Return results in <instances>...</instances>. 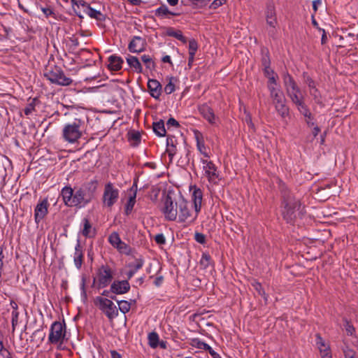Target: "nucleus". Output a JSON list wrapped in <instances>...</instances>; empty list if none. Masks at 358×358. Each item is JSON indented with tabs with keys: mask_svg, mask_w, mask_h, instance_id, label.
Instances as JSON below:
<instances>
[{
	"mask_svg": "<svg viewBox=\"0 0 358 358\" xmlns=\"http://www.w3.org/2000/svg\"><path fill=\"white\" fill-rule=\"evenodd\" d=\"M302 76L310 90L316 87L314 80L308 75V72H303Z\"/></svg>",
	"mask_w": 358,
	"mask_h": 358,
	"instance_id": "obj_54",
	"label": "nucleus"
},
{
	"mask_svg": "<svg viewBox=\"0 0 358 358\" xmlns=\"http://www.w3.org/2000/svg\"><path fill=\"white\" fill-rule=\"evenodd\" d=\"M80 289L83 302L86 303L87 301V294L86 291V276L84 274L82 275Z\"/></svg>",
	"mask_w": 358,
	"mask_h": 358,
	"instance_id": "obj_52",
	"label": "nucleus"
},
{
	"mask_svg": "<svg viewBox=\"0 0 358 358\" xmlns=\"http://www.w3.org/2000/svg\"><path fill=\"white\" fill-rule=\"evenodd\" d=\"M285 102L286 99L281 100L280 103H275V110L282 118L289 116V108L285 104Z\"/></svg>",
	"mask_w": 358,
	"mask_h": 358,
	"instance_id": "obj_34",
	"label": "nucleus"
},
{
	"mask_svg": "<svg viewBox=\"0 0 358 358\" xmlns=\"http://www.w3.org/2000/svg\"><path fill=\"white\" fill-rule=\"evenodd\" d=\"M343 327L348 335L352 336L355 332V329L352 324L351 322L345 317L343 318Z\"/></svg>",
	"mask_w": 358,
	"mask_h": 358,
	"instance_id": "obj_50",
	"label": "nucleus"
},
{
	"mask_svg": "<svg viewBox=\"0 0 358 358\" xmlns=\"http://www.w3.org/2000/svg\"><path fill=\"white\" fill-rule=\"evenodd\" d=\"M173 193V190L164 189L162 192V201L164 204L162 208V212L164 213L165 219L169 221H175L178 215V202H175L172 199L171 194Z\"/></svg>",
	"mask_w": 358,
	"mask_h": 358,
	"instance_id": "obj_6",
	"label": "nucleus"
},
{
	"mask_svg": "<svg viewBox=\"0 0 358 358\" xmlns=\"http://www.w3.org/2000/svg\"><path fill=\"white\" fill-rule=\"evenodd\" d=\"M152 130L159 137L167 136L166 129L164 126V121L160 119L159 121L152 122Z\"/></svg>",
	"mask_w": 358,
	"mask_h": 358,
	"instance_id": "obj_25",
	"label": "nucleus"
},
{
	"mask_svg": "<svg viewBox=\"0 0 358 358\" xmlns=\"http://www.w3.org/2000/svg\"><path fill=\"white\" fill-rule=\"evenodd\" d=\"M192 5L195 6L197 8H203L205 7L209 2L210 0H189Z\"/></svg>",
	"mask_w": 358,
	"mask_h": 358,
	"instance_id": "obj_63",
	"label": "nucleus"
},
{
	"mask_svg": "<svg viewBox=\"0 0 358 358\" xmlns=\"http://www.w3.org/2000/svg\"><path fill=\"white\" fill-rule=\"evenodd\" d=\"M141 61L145 64L147 69H150L151 70H155L156 64L155 62L152 60V59L149 56L144 55L141 57Z\"/></svg>",
	"mask_w": 358,
	"mask_h": 358,
	"instance_id": "obj_49",
	"label": "nucleus"
},
{
	"mask_svg": "<svg viewBox=\"0 0 358 358\" xmlns=\"http://www.w3.org/2000/svg\"><path fill=\"white\" fill-rule=\"evenodd\" d=\"M85 13L93 19L96 20L99 22H103L106 19V15L103 14L101 11L97 10L94 8H89V10H85Z\"/></svg>",
	"mask_w": 358,
	"mask_h": 358,
	"instance_id": "obj_35",
	"label": "nucleus"
},
{
	"mask_svg": "<svg viewBox=\"0 0 358 358\" xmlns=\"http://www.w3.org/2000/svg\"><path fill=\"white\" fill-rule=\"evenodd\" d=\"M153 239L155 240V243L159 245H162L166 243V238L162 233L156 234L153 237Z\"/></svg>",
	"mask_w": 358,
	"mask_h": 358,
	"instance_id": "obj_61",
	"label": "nucleus"
},
{
	"mask_svg": "<svg viewBox=\"0 0 358 358\" xmlns=\"http://www.w3.org/2000/svg\"><path fill=\"white\" fill-rule=\"evenodd\" d=\"M315 338H316V344L320 349V347L322 348H326V347L328 345H326L324 341L323 340L321 334L320 333H317L315 334Z\"/></svg>",
	"mask_w": 358,
	"mask_h": 358,
	"instance_id": "obj_62",
	"label": "nucleus"
},
{
	"mask_svg": "<svg viewBox=\"0 0 358 358\" xmlns=\"http://www.w3.org/2000/svg\"><path fill=\"white\" fill-rule=\"evenodd\" d=\"M148 90L150 95L156 100H160L163 89L162 84L156 79L149 78L148 81Z\"/></svg>",
	"mask_w": 358,
	"mask_h": 358,
	"instance_id": "obj_14",
	"label": "nucleus"
},
{
	"mask_svg": "<svg viewBox=\"0 0 358 358\" xmlns=\"http://www.w3.org/2000/svg\"><path fill=\"white\" fill-rule=\"evenodd\" d=\"M115 271L108 264H102L96 271V277H93L91 287L97 289L104 288L112 283Z\"/></svg>",
	"mask_w": 358,
	"mask_h": 358,
	"instance_id": "obj_4",
	"label": "nucleus"
},
{
	"mask_svg": "<svg viewBox=\"0 0 358 358\" xmlns=\"http://www.w3.org/2000/svg\"><path fill=\"white\" fill-rule=\"evenodd\" d=\"M180 194V200L178 202V208H179V216H178V222H185L187 219L191 216L190 210H189L187 205V201L184 199L181 193Z\"/></svg>",
	"mask_w": 358,
	"mask_h": 358,
	"instance_id": "obj_16",
	"label": "nucleus"
},
{
	"mask_svg": "<svg viewBox=\"0 0 358 358\" xmlns=\"http://www.w3.org/2000/svg\"><path fill=\"white\" fill-rule=\"evenodd\" d=\"M87 116L82 115L76 117L73 122L66 124L63 129V137L69 143H75L82 136V129L85 125V119Z\"/></svg>",
	"mask_w": 358,
	"mask_h": 358,
	"instance_id": "obj_3",
	"label": "nucleus"
},
{
	"mask_svg": "<svg viewBox=\"0 0 358 358\" xmlns=\"http://www.w3.org/2000/svg\"><path fill=\"white\" fill-rule=\"evenodd\" d=\"M126 59L130 68L134 69L137 73H141L143 72V66L137 57L129 55Z\"/></svg>",
	"mask_w": 358,
	"mask_h": 358,
	"instance_id": "obj_31",
	"label": "nucleus"
},
{
	"mask_svg": "<svg viewBox=\"0 0 358 358\" xmlns=\"http://www.w3.org/2000/svg\"><path fill=\"white\" fill-rule=\"evenodd\" d=\"M169 83L166 85L164 87V92L166 94H171L176 90V85L173 80L178 81V78L176 77L171 76L170 78H169Z\"/></svg>",
	"mask_w": 358,
	"mask_h": 358,
	"instance_id": "obj_47",
	"label": "nucleus"
},
{
	"mask_svg": "<svg viewBox=\"0 0 358 358\" xmlns=\"http://www.w3.org/2000/svg\"><path fill=\"white\" fill-rule=\"evenodd\" d=\"M119 198V190L111 182L105 185L103 194V204L108 208H111Z\"/></svg>",
	"mask_w": 358,
	"mask_h": 358,
	"instance_id": "obj_9",
	"label": "nucleus"
},
{
	"mask_svg": "<svg viewBox=\"0 0 358 358\" xmlns=\"http://www.w3.org/2000/svg\"><path fill=\"white\" fill-rule=\"evenodd\" d=\"M251 285L256 290V292L258 293V294L263 296L265 301V303L266 304L268 301V294H266L262 284L259 282L257 280H254Z\"/></svg>",
	"mask_w": 358,
	"mask_h": 358,
	"instance_id": "obj_39",
	"label": "nucleus"
},
{
	"mask_svg": "<svg viewBox=\"0 0 358 358\" xmlns=\"http://www.w3.org/2000/svg\"><path fill=\"white\" fill-rule=\"evenodd\" d=\"M199 263L204 269L207 268L209 266H214L215 265L213 260L208 252H203Z\"/></svg>",
	"mask_w": 358,
	"mask_h": 358,
	"instance_id": "obj_38",
	"label": "nucleus"
},
{
	"mask_svg": "<svg viewBox=\"0 0 358 358\" xmlns=\"http://www.w3.org/2000/svg\"><path fill=\"white\" fill-rule=\"evenodd\" d=\"M167 129H170L171 127L179 128L180 123L173 117H170L166 122Z\"/></svg>",
	"mask_w": 358,
	"mask_h": 358,
	"instance_id": "obj_60",
	"label": "nucleus"
},
{
	"mask_svg": "<svg viewBox=\"0 0 358 358\" xmlns=\"http://www.w3.org/2000/svg\"><path fill=\"white\" fill-rule=\"evenodd\" d=\"M124 60L120 56L112 55L108 58L107 69L110 71H119L122 69Z\"/></svg>",
	"mask_w": 358,
	"mask_h": 358,
	"instance_id": "obj_17",
	"label": "nucleus"
},
{
	"mask_svg": "<svg viewBox=\"0 0 358 358\" xmlns=\"http://www.w3.org/2000/svg\"><path fill=\"white\" fill-rule=\"evenodd\" d=\"M98 180H92L90 182H85L78 187L83 195L90 201H92L95 198L96 192L98 187Z\"/></svg>",
	"mask_w": 358,
	"mask_h": 358,
	"instance_id": "obj_11",
	"label": "nucleus"
},
{
	"mask_svg": "<svg viewBox=\"0 0 358 358\" xmlns=\"http://www.w3.org/2000/svg\"><path fill=\"white\" fill-rule=\"evenodd\" d=\"M320 351L322 358H332L329 345H327L326 348H322L320 347Z\"/></svg>",
	"mask_w": 358,
	"mask_h": 358,
	"instance_id": "obj_59",
	"label": "nucleus"
},
{
	"mask_svg": "<svg viewBox=\"0 0 358 358\" xmlns=\"http://www.w3.org/2000/svg\"><path fill=\"white\" fill-rule=\"evenodd\" d=\"M189 345H192V347L196 348L198 349H201L205 351H207V350H208V348H210V345L208 344L201 341L198 338L191 339Z\"/></svg>",
	"mask_w": 358,
	"mask_h": 358,
	"instance_id": "obj_43",
	"label": "nucleus"
},
{
	"mask_svg": "<svg viewBox=\"0 0 358 358\" xmlns=\"http://www.w3.org/2000/svg\"><path fill=\"white\" fill-rule=\"evenodd\" d=\"M83 228L81 231L83 236L85 238H94L96 235V229H94L93 233H91L92 228V224L87 217H84L83 220Z\"/></svg>",
	"mask_w": 358,
	"mask_h": 358,
	"instance_id": "obj_28",
	"label": "nucleus"
},
{
	"mask_svg": "<svg viewBox=\"0 0 358 358\" xmlns=\"http://www.w3.org/2000/svg\"><path fill=\"white\" fill-rule=\"evenodd\" d=\"M282 78L284 84L287 87V90L289 89V87H291L292 91H294L296 92H301V90L299 87L297 86L293 77L288 73L287 71L285 73H284Z\"/></svg>",
	"mask_w": 358,
	"mask_h": 358,
	"instance_id": "obj_27",
	"label": "nucleus"
},
{
	"mask_svg": "<svg viewBox=\"0 0 358 358\" xmlns=\"http://www.w3.org/2000/svg\"><path fill=\"white\" fill-rule=\"evenodd\" d=\"M310 94L313 96L314 101L317 105L320 106L321 107L324 106V104L322 100L321 94L317 87L310 90Z\"/></svg>",
	"mask_w": 358,
	"mask_h": 358,
	"instance_id": "obj_48",
	"label": "nucleus"
},
{
	"mask_svg": "<svg viewBox=\"0 0 358 358\" xmlns=\"http://www.w3.org/2000/svg\"><path fill=\"white\" fill-rule=\"evenodd\" d=\"M143 259H136L135 263H129L128 266L131 268V269L127 273V279L130 280L134 275L137 272L138 270L141 269L143 265Z\"/></svg>",
	"mask_w": 358,
	"mask_h": 358,
	"instance_id": "obj_29",
	"label": "nucleus"
},
{
	"mask_svg": "<svg viewBox=\"0 0 358 358\" xmlns=\"http://www.w3.org/2000/svg\"><path fill=\"white\" fill-rule=\"evenodd\" d=\"M66 334V326L63 319L62 322L59 321L54 322L50 329V334L48 336V342L50 344H59L64 343Z\"/></svg>",
	"mask_w": 358,
	"mask_h": 358,
	"instance_id": "obj_7",
	"label": "nucleus"
},
{
	"mask_svg": "<svg viewBox=\"0 0 358 358\" xmlns=\"http://www.w3.org/2000/svg\"><path fill=\"white\" fill-rule=\"evenodd\" d=\"M147 41L145 38L134 36L128 45V50L132 53H140L146 50Z\"/></svg>",
	"mask_w": 358,
	"mask_h": 358,
	"instance_id": "obj_13",
	"label": "nucleus"
},
{
	"mask_svg": "<svg viewBox=\"0 0 358 358\" xmlns=\"http://www.w3.org/2000/svg\"><path fill=\"white\" fill-rule=\"evenodd\" d=\"M43 76L52 84L61 86H69L73 83L71 78L66 77L61 67L54 65L46 66Z\"/></svg>",
	"mask_w": 358,
	"mask_h": 358,
	"instance_id": "obj_5",
	"label": "nucleus"
},
{
	"mask_svg": "<svg viewBox=\"0 0 358 358\" xmlns=\"http://www.w3.org/2000/svg\"><path fill=\"white\" fill-rule=\"evenodd\" d=\"M345 358H353L356 355V352L352 349H350L348 346H346L343 349Z\"/></svg>",
	"mask_w": 358,
	"mask_h": 358,
	"instance_id": "obj_64",
	"label": "nucleus"
},
{
	"mask_svg": "<svg viewBox=\"0 0 358 358\" xmlns=\"http://www.w3.org/2000/svg\"><path fill=\"white\" fill-rule=\"evenodd\" d=\"M115 301L118 304L119 310L122 313L126 314L127 313H128L130 310L131 308H130L129 303H128L127 301H125V300L118 301L117 299V301Z\"/></svg>",
	"mask_w": 358,
	"mask_h": 358,
	"instance_id": "obj_51",
	"label": "nucleus"
},
{
	"mask_svg": "<svg viewBox=\"0 0 358 358\" xmlns=\"http://www.w3.org/2000/svg\"><path fill=\"white\" fill-rule=\"evenodd\" d=\"M198 110L202 117L206 120L209 124H214L215 123V115L214 113L213 109L207 103H203L199 106Z\"/></svg>",
	"mask_w": 358,
	"mask_h": 358,
	"instance_id": "obj_19",
	"label": "nucleus"
},
{
	"mask_svg": "<svg viewBox=\"0 0 358 358\" xmlns=\"http://www.w3.org/2000/svg\"><path fill=\"white\" fill-rule=\"evenodd\" d=\"M10 306H12V308L13 309V310L12 312V320H11L12 331L13 332L15 331V327L18 322L19 312L17 311V308H18L17 304L13 300L10 301Z\"/></svg>",
	"mask_w": 358,
	"mask_h": 358,
	"instance_id": "obj_37",
	"label": "nucleus"
},
{
	"mask_svg": "<svg viewBox=\"0 0 358 358\" xmlns=\"http://www.w3.org/2000/svg\"><path fill=\"white\" fill-rule=\"evenodd\" d=\"M166 35L168 36L174 37L179 40L183 44H186L187 38L183 36L182 32L180 29H175L173 27H169L166 28Z\"/></svg>",
	"mask_w": 358,
	"mask_h": 358,
	"instance_id": "obj_26",
	"label": "nucleus"
},
{
	"mask_svg": "<svg viewBox=\"0 0 358 358\" xmlns=\"http://www.w3.org/2000/svg\"><path fill=\"white\" fill-rule=\"evenodd\" d=\"M266 20L267 24L270 27L275 28L277 24L276 12L274 3L272 1H268L266 3Z\"/></svg>",
	"mask_w": 358,
	"mask_h": 358,
	"instance_id": "obj_15",
	"label": "nucleus"
},
{
	"mask_svg": "<svg viewBox=\"0 0 358 358\" xmlns=\"http://www.w3.org/2000/svg\"><path fill=\"white\" fill-rule=\"evenodd\" d=\"M127 138L131 146L136 147L141 143V134L138 131L131 129L127 133Z\"/></svg>",
	"mask_w": 358,
	"mask_h": 358,
	"instance_id": "obj_30",
	"label": "nucleus"
},
{
	"mask_svg": "<svg viewBox=\"0 0 358 358\" xmlns=\"http://www.w3.org/2000/svg\"><path fill=\"white\" fill-rule=\"evenodd\" d=\"M94 303L110 320L118 315V309L113 301L108 298L96 296L94 300Z\"/></svg>",
	"mask_w": 358,
	"mask_h": 358,
	"instance_id": "obj_8",
	"label": "nucleus"
},
{
	"mask_svg": "<svg viewBox=\"0 0 358 358\" xmlns=\"http://www.w3.org/2000/svg\"><path fill=\"white\" fill-rule=\"evenodd\" d=\"M298 110L300 113L306 117L305 122L307 126L308 127H313L315 125V122H313L315 117L308 108V106L306 104L305 106L301 105V108H299Z\"/></svg>",
	"mask_w": 358,
	"mask_h": 358,
	"instance_id": "obj_24",
	"label": "nucleus"
},
{
	"mask_svg": "<svg viewBox=\"0 0 358 358\" xmlns=\"http://www.w3.org/2000/svg\"><path fill=\"white\" fill-rule=\"evenodd\" d=\"M178 141L174 135L169 134L166 136V150L170 162H172L173 157L176 154Z\"/></svg>",
	"mask_w": 358,
	"mask_h": 358,
	"instance_id": "obj_18",
	"label": "nucleus"
},
{
	"mask_svg": "<svg viewBox=\"0 0 358 358\" xmlns=\"http://www.w3.org/2000/svg\"><path fill=\"white\" fill-rule=\"evenodd\" d=\"M201 162L203 164H206L204 169H206V176L208 178L209 180H211L212 178H218L219 175L217 173V167L212 161L201 159Z\"/></svg>",
	"mask_w": 358,
	"mask_h": 358,
	"instance_id": "obj_22",
	"label": "nucleus"
},
{
	"mask_svg": "<svg viewBox=\"0 0 358 358\" xmlns=\"http://www.w3.org/2000/svg\"><path fill=\"white\" fill-rule=\"evenodd\" d=\"M115 248H117L120 253L124 254L126 255H131L132 251V248L122 241L120 242L117 245H116Z\"/></svg>",
	"mask_w": 358,
	"mask_h": 358,
	"instance_id": "obj_46",
	"label": "nucleus"
},
{
	"mask_svg": "<svg viewBox=\"0 0 358 358\" xmlns=\"http://www.w3.org/2000/svg\"><path fill=\"white\" fill-rule=\"evenodd\" d=\"M61 196L65 206L68 207L83 208L92 202L85 197L78 188H72L66 185L61 190Z\"/></svg>",
	"mask_w": 358,
	"mask_h": 358,
	"instance_id": "obj_2",
	"label": "nucleus"
},
{
	"mask_svg": "<svg viewBox=\"0 0 358 358\" xmlns=\"http://www.w3.org/2000/svg\"><path fill=\"white\" fill-rule=\"evenodd\" d=\"M40 100L38 97H35L31 99V101L27 104L26 108L24 109V113L26 115H29L33 111L35 110L36 105L40 103Z\"/></svg>",
	"mask_w": 358,
	"mask_h": 358,
	"instance_id": "obj_45",
	"label": "nucleus"
},
{
	"mask_svg": "<svg viewBox=\"0 0 358 358\" xmlns=\"http://www.w3.org/2000/svg\"><path fill=\"white\" fill-rule=\"evenodd\" d=\"M131 286L129 280H115L110 284V291L116 295L124 294L130 290Z\"/></svg>",
	"mask_w": 358,
	"mask_h": 358,
	"instance_id": "obj_12",
	"label": "nucleus"
},
{
	"mask_svg": "<svg viewBox=\"0 0 358 358\" xmlns=\"http://www.w3.org/2000/svg\"><path fill=\"white\" fill-rule=\"evenodd\" d=\"M138 181V177L136 176L134 179V182H133L132 186L128 189V191L129 192V196L135 195V197H136V194H137V190H138V186H137Z\"/></svg>",
	"mask_w": 358,
	"mask_h": 358,
	"instance_id": "obj_57",
	"label": "nucleus"
},
{
	"mask_svg": "<svg viewBox=\"0 0 358 358\" xmlns=\"http://www.w3.org/2000/svg\"><path fill=\"white\" fill-rule=\"evenodd\" d=\"M277 183L280 194V208L282 219L287 224L294 225L297 220L302 219L306 213L305 206L301 205L300 199L296 198L284 181L278 178Z\"/></svg>",
	"mask_w": 358,
	"mask_h": 358,
	"instance_id": "obj_1",
	"label": "nucleus"
},
{
	"mask_svg": "<svg viewBox=\"0 0 358 358\" xmlns=\"http://www.w3.org/2000/svg\"><path fill=\"white\" fill-rule=\"evenodd\" d=\"M193 132L194 134L195 140L196 141V147H197L198 150L205 157H210L208 154L203 150V149H206L203 134L197 129H194Z\"/></svg>",
	"mask_w": 358,
	"mask_h": 358,
	"instance_id": "obj_23",
	"label": "nucleus"
},
{
	"mask_svg": "<svg viewBox=\"0 0 358 358\" xmlns=\"http://www.w3.org/2000/svg\"><path fill=\"white\" fill-rule=\"evenodd\" d=\"M278 79V75L275 74L271 77L268 78L267 87L269 90V87H275V86L278 85L277 80Z\"/></svg>",
	"mask_w": 358,
	"mask_h": 358,
	"instance_id": "obj_58",
	"label": "nucleus"
},
{
	"mask_svg": "<svg viewBox=\"0 0 358 358\" xmlns=\"http://www.w3.org/2000/svg\"><path fill=\"white\" fill-rule=\"evenodd\" d=\"M335 193L336 192L326 189V187H320L316 192V195L320 200L326 201Z\"/></svg>",
	"mask_w": 358,
	"mask_h": 358,
	"instance_id": "obj_36",
	"label": "nucleus"
},
{
	"mask_svg": "<svg viewBox=\"0 0 358 358\" xmlns=\"http://www.w3.org/2000/svg\"><path fill=\"white\" fill-rule=\"evenodd\" d=\"M148 345L150 348L155 349L157 348V343L159 341V337L158 334L153 331L148 334Z\"/></svg>",
	"mask_w": 358,
	"mask_h": 358,
	"instance_id": "obj_41",
	"label": "nucleus"
},
{
	"mask_svg": "<svg viewBox=\"0 0 358 358\" xmlns=\"http://www.w3.org/2000/svg\"><path fill=\"white\" fill-rule=\"evenodd\" d=\"M193 192L192 194V200L193 202L194 210L196 213V215L201 210V202L203 199V192L201 189L197 187L196 185L193 187Z\"/></svg>",
	"mask_w": 358,
	"mask_h": 358,
	"instance_id": "obj_20",
	"label": "nucleus"
},
{
	"mask_svg": "<svg viewBox=\"0 0 358 358\" xmlns=\"http://www.w3.org/2000/svg\"><path fill=\"white\" fill-rule=\"evenodd\" d=\"M83 260L84 255L83 251V247L80 244V240L78 239L77 244L75 248V253L73 258L75 266L78 269H80L81 268L83 263Z\"/></svg>",
	"mask_w": 358,
	"mask_h": 358,
	"instance_id": "obj_21",
	"label": "nucleus"
},
{
	"mask_svg": "<svg viewBox=\"0 0 358 358\" xmlns=\"http://www.w3.org/2000/svg\"><path fill=\"white\" fill-rule=\"evenodd\" d=\"M194 240L202 245H205L206 243V236L203 233L196 231L194 234Z\"/></svg>",
	"mask_w": 358,
	"mask_h": 358,
	"instance_id": "obj_56",
	"label": "nucleus"
},
{
	"mask_svg": "<svg viewBox=\"0 0 358 358\" xmlns=\"http://www.w3.org/2000/svg\"><path fill=\"white\" fill-rule=\"evenodd\" d=\"M136 198L134 196H129L127 203L124 206V213L127 215H129L131 213L134 206L136 203Z\"/></svg>",
	"mask_w": 358,
	"mask_h": 358,
	"instance_id": "obj_44",
	"label": "nucleus"
},
{
	"mask_svg": "<svg viewBox=\"0 0 358 358\" xmlns=\"http://www.w3.org/2000/svg\"><path fill=\"white\" fill-rule=\"evenodd\" d=\"M262 55H264L261 59V63H262V66H264V68L271 67V62L270 53H269L268 49L266 48H262Z\"/></svg>",
	"mask_w": 358,
	"mask_h": 358,
	"instance_id": "obj_42",
	"label": "nucleus"
},
{
	"mask_svg": "<svg viewBox=\"0 0 358 358\" xmlns=\"http://www.w3.org/2000/svg\"><path fill=\"white\" fill-rule=\"evenodd\" d=\"M109 243L115 248L116 245L119 244L120 242L122 241L119 234L116 231L113 232L108 237Z\"/></svg>",
	"mask_w": 358,
	"mask_h": 358,
	"instance_id": "obj_53",
	"label": "nucleus"
},
{
	"mask_svg": "<svg viewBox=\"0 0 358 358\" xmlns=\"http://www.w3.org/2000/svg\"><path fill=\"white\" fill-rule=\"evenodd\" d=\"M155 14L156 16L163 18L166 17L167 15H173V16H178L180 15L179 13H174L169 10L168 7L165 4H162L158 8H157L155 11Z\"/></svg>",
	"mask_w": 358,
	"mask_h": 358,
	"instance_id": "obj_32",
	"label": "nucleus"
},
{
	"mask_svg": "<svg viewBox=\"0 0 358 358\" xmlns=\"http://www.w3.org/2000/svg\"><path fill=\"white\" fill-rule=\"evenodd\" d=\"M287 93H288L290 99H292V102L297 106L298 109H299V108H301V105H303V106L306 105L305 102L303 101V97L301 96V98H299L297 94L299 92H296L293 91L292 93H290L289 89H287Z\"/></svg>",
	"mask_w": 358,
	"mask_h": 358,
	"instance_id": "obj_40",
	"label": "nucleus"
},
{
	"mask_svg": "<svg viewBox=\"0 0 358 358\" xmlns=\"http://www.w3.org/2000/svg\"><path fill=\"white\" fill-rule=\"evenodd\" d=\"M198 50V43L194 38L189 40V54L195 55Z\"/></svg>",
	"mask_w": 358,
	"mask_h": 358,
	"instance_id": "obj_55",
	"label": "nucleus"
},
{
	"mask_svg": "<svg viewBox=\"0 0 358 358\" xmlns=\"http://www.w3.org/2000/svg\"><path fill=\"white\" fill-rule=\"evenodd\" d=\"M270 96L273 99L274 103H280L281 100H285L284 93L280 89L269 87Z\"/></svg>",
	"mask_w": 358,
	"mask_h": 358,
	"instance_id": "obj_33",
	"label": "nucleus"
},
{
	"mask_svg": "<svg viewBox=\"0 0 358 358\" xmlns=\"http://www.w3.org/2000/svg\"><path fill=\"white\" fill-rule=\"evenodd\" d=\"M50 204L48 198L39 201L34 209V220L38 224L48 214Z\"/></svg>",
	"mask_w": 358,
	"mask_h": 358,
	"instance_id": "obj_10",
	"label": "nucleus"
}]
</instances>
